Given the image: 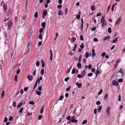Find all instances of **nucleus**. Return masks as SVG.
<instances>
[{
    "mask_svg": "<svg viewBox=\"0 0 125 125\" xmlns=\"http://www.w3.org/2000/svg\"><path fill=\"white\" fill-rule=\"evenodd\" d=\"M124 74L123 69L121 68L120 69L119 71L117 72L116 75V77H118L119 78H122L123 77Z\"/></svg>",
    "mask_w": 125,
    "mask_h": 125,
    "instance_id": "nucleus-1",
    "label": "nucleus"
},
{
    "mask_svg": "<svg viewBox=\"0 0 125 125\" xmlns=\"http://www.w3.org/2000/svg\"><path fill=\"white\" fill-rule=\"evenodd\" d=\"M7 24L8 27L7 29H9L13 26V23L11 21H9L8 22Z\"/></svg>",
    "mask_w": 125,
    "mask_h": 125,
    "instance_id": "nucleus-2",
    "label": "nucleus"
},
{
    "mask_svg": "<svg viewBox=\"0 0 125 125\" xmlns=\"http://www.w3.org/2000/svg\"><path fill=\"white\" fill-rule=\"evenodd\" d=\"M112 83L114 85L116 86H118L119 85V83L118 82L115 80L112 81Z\"/></svg>",
    "mask_w": 125,
    "mask_h": 125,
    "instance_id": "nucleus-3",
    "label": "nucleus"
},
{
    "mask_svg": "<svg viewBox=\"0 0 125 125\" xmlns=\"http://www.w3.org/2000/svg\"><path fill=\"white\" fill-rule=\"evenodd\" d=\"M3 8L4 9V12H5V11H6L8 9V6L6 3L3 4Z\"/></svg>",
    "mask_w": 125,
    "mask_h": 125,
    "instance_id": "nucleus-4",
    "label": "nucleus"
},
{
    "mask_svg": "<svg viewBox=\"0 0 125 125\" xmlns=\"http://www.w3.org/2000/svg\"><path fill=\"white\" fill-rule=\"evenodd\" d=\"M107 24L106 21H105L104 15V20H103V23L101 25V26L102 27H103L104 26L106 25Z\"/></svg>",
    "mask_w": 125,
    "mask_h": 125,
    "instance_id": "nucleus-5",
    "label": "nucleus"
},
{
    "mask_svg": "<svg viewBox=\"0 0 125 125\" xmlns=\"http://www.w3.org/2000/svg\"><path fill=\"white\" fill-rule=\"evenodd\" d=\"M111 109V107L110 106H108L107 107V109L106 110V112L109 115V112Z\"/></svg>",
    "mask_w": 125,
    "mask_h": 125,
    "instance_id": "nucleus-6",
    "label": "nucleus"
},
{
    "mask_svg": "<svg viewBox=\"0 0 125 125\" xmlns=\"http://www.w3.org/2000/svg\"><path fill=\"white\" fill-rule=\"evenodd\" d=\"M38 79L36 81L35 83V84L34 85V87H33V89L34 90H35V88H36V87L37 86V84L38 83Z\"/></svg>",
    "mask_w": 125,
    "mask_h": 125,
    "instance_id": "nucleus-7",
    "label": "nucleus"
},
{
    "mask_svg": "<svg viewBox=\"0 0 125 125\" xmlns=\"http://www.w3.org/2000/svg\"><path fill=\"white\" fill-rule=\"evenodd\" d=\"M76 85L78 86V88H80L82 86V84L81 83H79L78 82H77L76 83Z\"/></svg>",
    "mask_w": 125,
    "mask_h": 125,
    "instance_id": "nucleus-8",
    "label": "nucleus"
},
{
    "mask_svg": "<svg viewBox=\"0 0 125 125\" xmlns=\"http://www.w3.org/2000/svg\"><path fill=\"white\" fill-rule=\"evenodd\" d=\"M85 70V69H84L81 73V75L83 77L86 74Z\"/></svg>",
    "mask_w": 125,
    "mask_h": 125,
    "instance_id": "nucleus-9",
    "label": "nucleus"
},
{
    "mask_svg": "<svg viewBox=\"0 0 125 125\" xmlns=\"http://www.w3.org/2000/svg\"><path fill=\"white\" fill-rule=\"evenodd\" d=\"M27 78L30 81H31L32 79V77L31 75H28Z\"/></svg>",
    "mask_w": 125,
    "mask_h": 125,
    "instance_id": "nucleus-10",
    "label": "nucleus"
},
{
    "mask_svg": "<svg viewBox=\"0 0 125 125\" xmlns=\"http://www.w3.org/2000/svg\"><path fill=\"white\" fill-rule=\"evenodd\" d=\"M120 17H119L118 18V19H117V20L116 21L115 23V24L116 25H117V24H119V23L120 22H121V21H120Z\"/></svg>",
    "mask_w": 125,
    "mask_h": 125,
    "instance_id": "nucleus-11",
    "label": "nucleus"
},
{
    "mask_svg": "<svg viewBox=\"0 0 125 125\" xmlns=\"http://www.w3.org/2000/svg\"><path fill=\"white\" fill-rule=\"evenodd\" d=\"M78 14H77L76 15V18L79 20L80 18V15L81 14V13L80 12H78Z\"/></svg>",
    "mask_w": 125,
    "mask_h": 125,
    "instance_id": "nucleus-12",
    "label": "nucleus"
},
{
    "mask_svg": "<svg viewBox=\"0 0 125 125\" xmlns=\"http://www.w3.org/2000/svg\"><path fill=\"white\" fill-rule=\"evenodd\" d=\"M111 37L109 36H108L104 38V41L106 40L107 39H109Z\"/></svg>",
    "mask_w": 125,
    "mask_h": 125,
    "instance_id": "nucleus-13",
    "label": "nucleus"
},
{
    "mask_svg": "<svg viewBox=\"0 0 125 125\" xmlns=\"http://www.w3.org/2000/svg\"><path fill=\"white\" fill-rule=\"evenodd\" d=\"M80 63L81 62H78V63L77 64V66L78 68H81L82 65Z\"/></svg>",
    "mask_w": 125,
    "mask_h": 125,
    "instance_id": "nucleus-14",
    "label": "nucleus"
},
{
    "mask_svg": "<svg viewBox=\"0 0 125 125\" xmlns=\"http://www.w3.org/2000/svg\"><path fill=\"white\" fill-rule=\"evenodd\" d=\"M23 104V103L22 102H21L17 106V108H19L21 107Z\"/></svg>",
    "mask_w": 125,
    "mask_h": 125,
    "instance_id": "nucleus-15",
    "label": "nucleus"
},
{
    "mask_svg": "<svg viewBox=\"0 0 125 125\" xmlns=\"http://www.w3.org/2000/svg\"><path fill=\"white\" fill-rule=\"evenodd\" d=\"M119 37H117L115 39H114L112 42V43H115L118 40Z\"/></svg>",
    "mask_w": 125,
    "mask_h": 125,
    "instance_id": "nucleus-16",
    "label": "nucleus"
},
{
    "mask_svg": "<svg viewBox=\"0 0 125 125\" xmlns=\"http://www.w3.org/2000/svg\"><path fill=\"white\" fill-rule=\"evenodd\" d=\"M117 4L116 3H114L113 5H112V8H111V10L112 11H113L114 10V7L115 6L117 5Z\"/></svg>",
    "mask_w": 125,
    "mask_h": 125,
    "instance_id": "nucleus-17",
    "label": "nucleus"
},
{
    "mask_svg": "<svg viewBox=\"0 0 125 125\" xmlns=\"http://www.w3.org/2000/svg\"><path fill=\"white\" fill-rule=\"evenodd\" d=\"M82 57V55H80L78 59V62H81V58Z\"/></svg>",
    "mask_w": 125,
    "mask_h": 125,
    "instance_id": "nucleus-18",
    "label": "nucleus"
},
{
    "mask_svg": "<svg viewBox=\"0 0 125 125\" xmlns=\"http://www.w3.org/2000/svg\"><path fill=\"white\" fill-rule=\"evenodd\" d=\"M102 107L101 106H99V108L98 109V112H99L100 113L102 109Z\"/></svg>",
    "mask_w": 125,
    "mask_h": 125,
    "instance_id": "nucleus-19",
    "label": "nucleus"
},
{
    "mask_svg": "<svg viewBox=\"0 0 125 125\" xmlns=\"http://www.w3.org/2000/svg\"><path fill=\"white\" fill-rule=\"evenodd\" d=\"M15 53H14V52H12L11 53V58H14L15 57Z\"/></svg>",
    "mask_w": 125,
    "mask_h": 125,
    "instance_id": "nucleus-20",
    "label": "nucleus"
},
{
    "mask_svg": "<svg viewBox=\"0 0 125 125\" xmlns=\"http://www.w3.org/2000/svg\"><path fill=\"white\" fill-rule=\"evenodd\" d=\"M85 57L86 58H87L88 57H89V53L87 52H85Z\"/></svg>",
    "mask_w": 125,
    "mask_h": 125,
    "instance_id": "nucleus-21",
    "label": "nucleus"
},
{
    "mask_svg": "<svg viewBox=\"0 0 125 125\" xmlns=\"http://www.w3.org/2000/svg\"><path fill=\"white\" fill-rule=\"evenodd\" d=\"M41 25L42 27L43 28H45L46 26V23L45 22L42 23Z\"/></svg>",
    "mask_w": 125,
    "mask_h": 125,
    "instance_id": "nucleus-22",
    "label": "nucleus"
},
{
    "mask_svg": "<svg viewBox=\"0 0 125 125\" xmlns=\"http://www.w3.org/2000/svg\"><path fill=\"white\" fill-rule=\"evenodd\" d=\"M44 108V106H43L41 108V109L40 113L41 114H42L43 113Z\"/></svg>",
    "mask_w": 125,
    "mask_h": 125,
    "instance_id": "nucleus-23",
    "label": "nucleus"
},
{
    "mask_svg": "<svg viewBox=\"0 0 125 125\" xmlns=\"http://www.w3.org/2000/svg\"><path fill=\"white\" fill-rule=\"evenodd\" d=\"M77 47V45L76 44H75L74 45V48L72 50V51H76V48Z\"/></svg>",
    "mask_w": 125,
    "mask_h": 125,
    "instance_id": "nucleus-24",
    "label": "nucleus"
},
{
    "mask_svg": "<svg viewBox=\"0 0 125 125\" xmlns=\"http://www.w3.org/2000/svg\"><path fill=\"white\" fill-rule=\"evenodd\" d=\"M71 121L72 122L74 123H76L77 122V120L76 119H73Z\"/></svg>",
    "mask_w": 125,
    "mask_h": 125,
    "instance_id": "nucleus-25",
    "label": "nucleus"
},
{
    "mask_svg": "<svg viewBox=\"0 0 125 125\" xmlns=\"http://www.w3.org/2000/svg\"><path fill=\"white\" fill-rule=\"evenodd\" d=\"M58 14L59 15H63V13H62V11L60 10L58 11Z\"/></svg>",
    "mask_w": 125,
    "mask_h": 125,
    "instance_id": "nucleus-26",
    "label": "nucleus"
},
{
    "mask_svg": "<svg viewBox=\"0 0 125 125\" xmlns=\"http://www.w3.org/2000/svg\"><path fill=\"white\" fill-rule=\"evenodd\" d=\"M23 108L22 107H21L19 111V112L20 113H21L23 112Z\"/></svg>",
    "mask_w": 125,
    "mask_h": 125,
    "instance_id": "nucleus-27",
    "label": "nucleus"
},
{
    "mask_svg": "<svg viewBox=\"0 0 125 125\" xmlns=\"http://www.w3.org/2000/svg\"><path fill=\"white\" fill-rule=\"evenodd\" d=\"M18 77V76L17 75H16L15 76V81L16 82H17L18 81V80H17Z\"/></svg>",
    "mask_w": 125,
    "mask_h": 125,
    "instance_id": "nucleus-28",
    "label": "nucleus"
},
{
    "mask_svg": "<svg viewBox=\"0 0 125 125\" xmlns=\"http://www.w3.org/2000/svg\"><path fill=\"white\" fill-rule=\"evenodd\" d=\"M47 14V12L46 10L44 11L43 13V14L44 16H46Z\"/></svg>",
    "mask_w": 125,
    "mask_h": 125,
    "instance_id": "nucleus-29",
    "label": "nucleus"
},
{
    "mask_svg": "<svg viewBox=\"0 0 125 125\" xmlns=\"http://www.w3.org/2000/svg\"><path fill=\"white\" fill-rule=\"evenodd\" d=\"M44 70L43 69H41V73L42 75H43L44 74Z\"/></svg>",
    "mask_w": 125,
    "mask_h": 125,
    "instance_id": "nucleus-30",
    "label": "nucleus"
},
{
    "mask_svg": "<svg viewBox=\"0 0 125 125\" xmlns=\"http://www.w3.org/2000/svg\"><path fill=\"white\" fill-rule=\"evenodd\" d=\"M4 94H5V91L4 90H3V91L2 94H1V97L2 98H3L4 97Z\"/></svg>",
    "mask_w": 125,
    "mask_h": 125,
    "instance_id": "nucleus-31",
    "label": "nucleus"
},
{
    "mask_svg": "<svg viewBox=\"0 0 125 125\" xmlns=\"http://www.w3.org/2000/svg\"><path fill=\"white\" fill-rule=\"evenodd\" d=\"M63 98H64V96L62 95H61L60 96L59 99L58 100H62L63 99Z\"/></svg>",
    "mask_w": 125,
    "mask_h": 125,
    "instance_id": "nucleus-32",
    "label": "nucleus"
},
{
    "mask_svg": "<svg viewBox=\"0 0 125 125\" xmlns=\"http://www.w3.org/2000/svg\"><path fill=\"white\" fill-rule=\"evenodd\" d=\"M108 32L109 33H110L112 32L111 28L110 27H109L108 29Z\"/></svg>",
    "mask_w": 125,
    "mask_h": 125,
    "instance_id": "nucleus-33",
    "label": "nucleus"
},
{
    "mask_svg": "<svg viewBox=\"0 0 125 125\" xmlns=\"http://www.w3.org/2000/svg\"><path fill=\"white\" fill-rule=\"evenodd\" d=\"M87 123V121L86 120H83L82 122V124L83 125L84 124H85Z\"/></svg>",
    "mask_w": 125,
    "mask_h": 125,
    "instance_id": "nucleus-34",
    "label": "nucleus"
},
{
    "mask_svg": "<svg viewBox=\"0 0 125 125\" xmlns=\"http://www.w3.org/2000/svg\"><path fill=\"white\" fill-rule=\"evenodd\" d=\"M42 77L41 76L40 77L39 79H38V84L39 83L40 81V80H42Z\"/></svg>",
    "mask_w": 125,
    "mask_h": 125,
    "instance_id": "nucleus-35",
    "label": "nucleus"
},
{
    "mask_svg": "<svg viewBox=\"0 0 125 125\" xmlns=\"http://www.w3.org/2000/svg\"><path fill=\"white\" fill-rule=\"evenodd\" d=\"M91 9L92 11H94V7L93 5L92 6H91Z\"/></svg>",
    "mask_w": 125,
    "mask_h": 125,
    "instance_id": "nucleus-36",
    "label": "nucleus"
},
{
    "mask_svg": "<svg viewBox=\"0 0 125 125\" xmlns=\"http://www.w3.org/2000/svg\"><path fill=\"white\" fill-rule=\"evenodd\" d=\"M42 34H40L39 36H38V38L40 39H41L42 38Z\"/></svg>",
    "mask_w": 125,
    "mask_h": 125,
    "instance_id": "nucleus-37",
    "label": "nucleus"
},
{
    "mask_svg": "<svg viewBox=\"0 0 125 125\" xmlns=\"http://www.w3.org/2000/svg\"><path fill=\"white\" fill-rule=\"evenodd\" d=\"M34 16L36 18H37L38 17V12H36L35 13Z\"/></svg>",
    "mask_w": 125,
    "mask_h": 125,
    "instance_id": "nucleus-38",
    "label": "nucleus"
},
{
    "mask_svg": "<svg viewBox=\"0 0 125 125\" xmlns=\"http://www.w3.org/2000/svg\"><path fill=\"white\" fill-rule=\"evenodd\" d=\"M29 104H32V105H34V103L33 101H30L29 102Z\"/></svg>",
    "mask_w": 125,
    "mask_h": 125,
    "instance_id": "nucleus-39",
    "label": "nucleus"
},
{
    "mask_svg": "<svg viewBox=\"0 0 125 125\" xmlns=\"http://www.w3.org/2000/svg\"><path fill=\"white\" fill-rule=\"evenodd\" d=\"M29 50L30 49L29 48H28L27 49V50H26V52L24 53V55H25L27 53H28L29 51Z\"/></svg>",
    "mask_w": 125,
    "mask_h": 125,
    "instance_id": "nucleus-40",
    "label": "nucleus"
},
{
    "mask_svg": "<svg viewBox=\"0 0 125 125\" xmlns=\"http://www.w3.org/2000/svg\"><path fill=\"white\" fill-rule=\"evenodd\" d=\"M13 106L14 107H15L16 106V102H14L13 103Z\"/></svg>",
    "mask_w": 125,
    "mask_h": 125,
    "instance_id": "nucleus-41",
    "label": "nucleus"
},
{
    "mask_svg": "<svg viewBox=\"0 0 125 125\" xmlns=\"http://www.w3.org/2000/svg\"><path fill=\"white\" fill-rule=\"evenodd\" d=\"M36 65L37 67H38L40 65V62L38 61L36 62Z\"/></svg>",
    "mask_w": 125,
    "mask_h": 125,
    "instance_id": "nucleus-42",
    "label": "nucleus"
},
{
    "mask_svg": "<svg viewBox=\"0 0 125 125\" xmlns=\"http://www.w3.org/2000/svg\"><path fill=\"white\" fill-rule=\"evenodd\" d=\"M20 72V69H18L16 71V73L17 74H19Z\"/></svg>",
    "mask_w": 125,
    "mask_h": 125,
    "instance_id": "nucleus-43",
    "label": "nucleus"
},
{
    "mask_svg": "<svg viewBox=\"0 0 125 125\" xmlns=\"http://www.w3.org/2000/svg\"><path fill=\"white\" fill-rule=\"evenodd\" d=\"M77 77L78 78H83V77L82 76V75H81L80 74H78L77 75Z\"/></svg>",
    "mask_w": 125,
    "mask_h": 125,
    "instance_id": "nucleus-44",
    "label": "nucleus"
},
{
    "mask_svg": "<svg viewBox=\"0 0 125 125\" xmlns=\"http://www.w3.org/2000/svg\"><path fill=\"white\" fill-rule=\"evenodd\" d=\"M42 41L39 42H38V45L39 46H41V45L42 44Z\"/></svg>",
    "mask_w": 125,
    "mask_h": 125,
    "instance_id": "nucleus-45",
    "label": "nucleus"
},
{
    "mask_svg": "<svg viewBox=\"0 0 125 125\" xmlns=\"http://www.w3.org/2000/svg\"><path fill=\"white\" fill-rule=\"evenodd\" d=\"M96 73L97 74H99L101 73V72L100 71H99L98 69L96 71Z\"/></svg>",
    "mask_w": 125,
    "mask_h": 125,
    "instance_id": "nucleus-46",
    "label": "nucleus"
},
{
    "mask_svg": "<svg viewBox=\"0 0 125 125\" xmlns=\"http://www.w3.org/2000/svg\"><path fill=\"white\" fill-rule=\"evenodd\" d=\"M118 82L119 83L122 82L123 80L122 79H120L118 80Z\"/></svg>",
    "mask_w": 125,
    "mask_h": 125,
    "instance_id": "nucleus-47",
    "label": "nucleus"
},
{
    "mask_svg": "<svg viewBox=\"0 0 125 125\" xmlns=\"http://www.w3.org/2000/svg\"><path fill=\"white\" fill-rule=\"evenodd\" d=\"M15 23H16L17 22V21L18 20V18L17 17H15Z\"/></svg>",
    "mask_w": 125,
    "mask_h": 125,
    "instance_id": "nucleus-48",
    "label": "nucleus"
},
{
    "mask_svg": "<svg viewBox=\"0 0 125 125\" xmlns=\"http://www.w3.org/2000/svg\"><path fill=\"white\" fill-rule=\"evenodd\" d=\"M42 117V115H39L38 117V119L39 120H41Z\"/></svg>",
    "mask_w": 125,
    "mask_h": 125,
    "instance_id": "nucleus-49",
    "label": "nucleus"
},
{
    "mask_svg": "<svg viewBox=\"0 0 125 125\" xmlns=\"http://www.w3.org/2000/svg\"><path fill=\"white\" fill-rule=\"evenodd\" d=\"M75 68H73V69L72 72V74H74L75 73Z\"/></svg>",
    "mask_w": 125,
    "mask_h": 125,
    "instance_id": "nucleus-50",
    "label": "nucleus"
},
{
    "mask_svg": "<svg viewBox=\"0 0 125 125\" xmlns=\"http://www.w3.org/2000/svg\"><path fill=\"white\" fill-rule=\"evenodd\" d=\"M37 94L39 95H40L41 93V92L39 91H37L36 92Z\"/></svg>",
    "mask_w": 125,
    "mask_h": 125,
    "instance_id": "nucleus-51",
    "label": "nucleus"
},
{
    "mask_svg": "<svg viewBox=\"0 0 125 125\" xmlns=\"http://www.w3.org/2000/svg\"><path fill=\"white\" fill-rule=\"evenodd\" d=\"M103 92V90L102 89H101L99 92L98 93V94H99V95H100Z\"/></svg>",
    "mask_w": 125,
    "mask_h": 125,
    "instance_id": "nucleus-52",
    "label": "nucleus"
},
{
    "mask_svg": "<svg viewBox=\"0 0 125 125\" xmlns=\"http://www.w3.org/2000/svg\"><path fill=\"white\" fill-rule=\"evenodd\" d=\"M8 119L6 117H5L4 118V122H6L7 121Z\"/></svg>",
    "mask_w": 125,
    "mask_h": 125,
    "instance_id": "nucleus-53",
    "label": "nucleus"
},
{
    "mask_svg": "<svg viewBox=\"0 0 125 125\" xmlns=\"http://www.w3.org/2000/svg\"><path fill=\"white\" fill-rule=\"evenodd\" d=\"M84 47V45L83 44V43H82L81 45H80V48H83Z\"/></svg>",
    "mask_w": 125,
    "mask_h": 125,
    "instance_id": "nucleus-54",
    "label": "nucleus"
},
{
    "mask_svg": "<svg viewBox=\"0 0 125 125\" xmlns=\"http://www.w3.org/2000/svg\"><path fill=\"white\" fill-rule=\"evenodd\" d=\"M71 87L70 86H69L66 89V90L67 91H69Z\"/></svg>",
    "mask_w": 125,
    "mask_h": 125,
    "instance_id": "nucleus-55",
    "label": "nucleus"
},
{
    "mask_svg": "<svg viewBox=\"0 0 125 125\" xmlns=\"http://www.w3.org/2000/svg\"><path fill=\"white\" fill-rule=\"evenodd\" d=\"M43 29L42 28H41L39 30V32L41 33L43 31Z\"/></svg>",
    "mask_w": 125,
    "mask_h": 125,
    "instance_id": "nucleus-56",
    "label": "nucleus"
},
{
    "mask_svg": "<svg viewBox=\"0 0 125 125\" xmlns=\"http://www.w3.org/2000/svg\"><path fill=\"white\" fill-rule=\"evenodd\" d=\"M93 74L92 73H90L88 74V76L90 77L92 76Z\"/></svg>",
    "mask_w": 125,
    "mask_h": 125,
    "instance_id": "nucleus-57",
    "label": "nucleus"
},
{
    "mask_svg": "<svg viewBox=\"0 0 125 125\" xmlns=\"http://www.w3.org/2000/svg\"><path fill=\"white\" fill-rule=\"evenodd\" d=\"M8 12L9 13L8 14H11L12 13V11L11 9L9 10Z\"/></svg>",
    "mask_w": 125,
    "mask_h": 125,
    "instance_id": "nucleus-58",
    "label": "nucleus"
},
{
    "mask_svg": "<svg viewBox=\"0 0 125 125\" xmlns=\"http://www.w3.org/2000/svg\"><path fill=\"white\" fill-rule=\"evenodd\" d=\"M62 0H59L58 1V3L59 4H61L62 3Z\"/></svg>",
    "mask_w": 125,
    "mask_h": 125,
    "instance_id": "nucleus-59",
    "label": "nucleus"
},
{
    "mask_svg": "<svg viewBox=\"0 0 125 125\" xmlns=\"http://www.w3.org/2000/svg\"><path fill=\"white\" fill-rule=\"evenodd\" d=\"M13 119V118L12 116H10L9 119V120L10 121H11Z\"/></svg>",
    "mask_w": 125,
    "mask_h": 125,
    "instance_id": "nucleus-60",
    "label": "nucleus"
},
{
    "mask_svg": "<svg viewBox=\"0 0 125 125\" xmlns=\"http://www.w3.org/2000/svg\"><path fill=\"white\" fill-rule=\"evenodd\" d=\"M26 18V15H23L22 18V19L23 20L25 19Z\"/></svg>",
    "mask_w": 125,
    "mask_h": 125,
    "instance_id": "nucleus-61",
    "label": "nucleus"
},
{
    "mask_svg": "<svg viewBox=\"0 0 125 125\" xmlns=\"http://www.w3.org/2000/svg\"><path fill=\"white\" fill-rule=\"evenodd\" d=\"M68 54L69 55H71V56H72L73 55V54L72 53V52L71 51H70L69 52Z\"/></svg>",
    "mask_w": 125,
    "mask_h": 125,
    "instance_id": "nucleus-62",
    "label": "nucleus"
},
{
    "mask_svg": "<svg viewBox=\"0 0 125 125\" xmlns=\"http://www.w3.org/2000/svg\"><path fill=\"white\" fill-rule=\"evenodd\" d=\"M38 90L40 91H41L42 90V87L41 86H40L38 87Z\"/></svg>",
    "mask_w": 125,
    "mask_h": 125,
    "instance_id": "nucleus-63",
    "label": "nucleus"
},
{
    "mask_svg": "<svg viewBox=\"0 0 125 125\" xmlns=\"http://www.w3.org/2000/svg\"><path fill=\"white\" fill-rule=\"evenodd\" d=\"M62 7V6L61 5H59L57 7V8L59 9H61Z\"/></svg>",
    "mask_w": 125,
    "mask_h": 125,
    "instance_id": "nucleus-64",
    "label": "nucleus"
}]
</instances>
